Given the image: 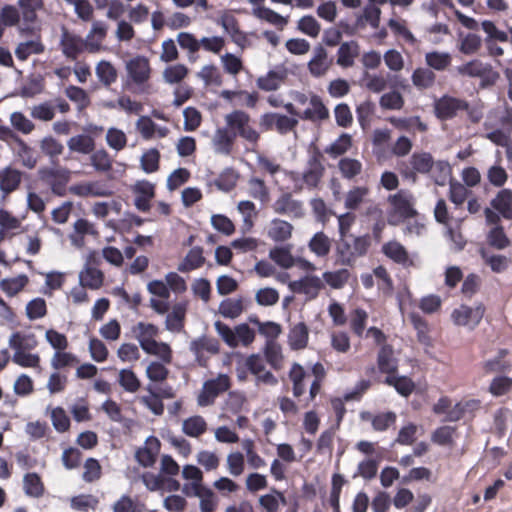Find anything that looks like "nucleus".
I'll use <instances>...</instances> for the list:
<instances>
[{
  "label": "nucleus",
  "instance_id": "obj_1",
  "mask_svg": "<svg viewBox=\"0 0 512 512\" xmlns=\"http://www.w3.org/2000/svg\"><path fill=\"white\" fill-rule=\"evenodd\" d=\"M290 97L293 103L284 105L289 114L313 122L322 121L329 117V111L319 96L313 93L305 94L299 91H291Z\"/></svg>",
  "mask_w": 512,
  "mask_h": 512
},
{
  "label": "nucleus",
  "instance_id": "obj_2",
  "mask_svg": "<svg viewBox=\"0 0 512 512\" xmlns=\"http://www.w3.org/2000/svg\"><path fill=\"white\" fill-rule=\"evenodd\" d=\"M8 345L13 350V363L22 368H40V355L31 352L38 346V340L33 333L14 332L8 339Z\"/></svg>",
  "mask_w": 512,
  "mask_h": 512
},
{
  "label": "nucleus",
  "instance_id": "obj_3",
  "mask_svg": "<svg viewBox=\"0 0 512 512\" xmlns=\"http://www.w3.org/2000/svg\"><path fill=\"white\" fill-rule=\"evenodd\" d=\"M132 333L144 352L158 357L166 364L171 362L172 351L170 346L167 343L156 340L159 335V328L157 326L141 321L133 326Z\"/></svg>",
  "mask_w": 512,
  "mask_h": 512
},
{
  "label": "nucleus",
  "instance_id": "obj_4",
  "mask_svg": "<svg viewBox=\"0 0 512 512\" xmlns=\"http://www.w3.org/2000/svg\"><path fill=\"white\" fill-rule=\"evenodd\" d=\"M387 201L390 205L387 213V221L390 225H398L403 219L416 214L414 198L405 190L390 195Z\"/></svg>",
  "mask_w": 512,
  "mask_h": 512
},
{
  "label": "nucleus",
  "instance_id": "obj_5",
  "mask_svg": "<svg viewBox=\"0 0 512 512\" xmlns=\"http://www.w3.org/2000/svg\"><path fill=\"white\" fill-rule=\"evenodd\" d=\"M225 124L228 131L234 135H238L250 143L257 142L259 138L258 132L251 126L250 116L241 110H234L225 115Z\"/></svg>",
  "mask_w": 512,
  "mask_h": 512
},
{
  "label": "nucleus",
  "instance_id": "obj_6",
  "mask_svg": "<svg viewBox=\"0 0 512 512\" xmlns=\"http://www.w3.org/2000/svg\"><path fill=\"white\" fill-rule=\"evenodd\" d=\"M214 326L218 335L231 348L248 346L254 341L255 332L247 324H240L234 330L220 321H216Z\"/></svg>",
  "mask_w": 512,
  "mask_h": 512
},
{
  "label": "nucleus",
  "instance_id": "obj_7",
  "mask_svg": "<svg viewBox=\"0 0 512 512\" xmlns=\"http://www.w3.org/2000/svg\"><path fill=\"white\" fill-rule=\"evenodd\" d=\"M230 387L229 377L220 374L214 379L205 381L197 395V405L199 407H208L214 404L216 398Z\"/></svg>",
  "mask_w": 512,
  "mask_h": 512
},
{
  "label": "nucleus",
  "instance_id": "obj_8",
  "mask_svg": "<svg viewBox=\"0 0 512 512\" xmlns=\"http://www.w3.org/2000/svg\"><path fill=\"white\" fill-rule=\"evenodd\" d=\"M289 290L304 297L305 301L315 300L324 288L322 279L314 274H306L288 283Z\"/></svg>",
  "mask_w": 512,
  "mask_h": 512
},
{
  "label": "nucleus",
  "instance_id": "obj_9",
  "mask_svg": "<svg viewBox=\"0 0 512 512\" xmlns=\"http://www.w3.org/2000/svg\"><path fill=\"white\" fill-rule=\"evenodd\" d=\"M368 246L369 240L364 236L355 237L352 244L343 240L336 249L338 262L342 265H351L356 258L367 252Z\"/></svg>",
  "mask_w": 512,
  "mask_h": 512
},
{
  "label": "nucleus",
  "instance_id": "obj_10",
  "mask_svg": "<svg viewBox=\"0 0 512 512\" xmlns=\"http://www.w3.org/2000/svg\"><path fill=\"white\" fill-rule=\"evenodd\" d=\"M125 69L131 82L139 86L147 83L151 77L150 61L142 55L129 59L125 64Z\"/></svg>",
  "mask_w": 512,
  "mask_h": 512
},
{
  "label": "nucleus",
  "instance_id": "obj_11",
  "mask_svg": "<svg viewBox=\"0 0 512 512\" xmlns=\"http://www.w3.org/2000/svg\"><path fill=\"white\" fill-rule=\"evenodd\" d=\"M483 315L484 310L480 306L469 307L462 305L452 312L451 318L455 325L473 330L480 323Z\"/></svg>",
  "mask_w": 512,
  "mask_h": 512
},
{
  "label": "nucleus",
  "instance_id": "obj_12",
  "mask_svg": "<svg viewBox=\"0 0 512 512\" xmlns=\"http://www.w3.org/2000/svg\"><path fill=\"white\" fill-rule=\"evenodd\" d=\"M382 252L394 262L404 267L417 266L420 263L417 254H409L406 248L397 241H389L382 246Z\"/></svg>",
  "mask_w": 512,
  "mask_h": 512
},
{
  "label": "nucleus",
  "instance_id": "obj_13",
  "mask_svg": "<svg viewBox=\"0 0 512 512\" xmlns=\"http://www.w3.org/2000/svg\"><path fill=\"white\" fill-rule=\"evenodd\" d=\"M293 225L285 220L273 218L265 226V235L271 241L276 243H283L291 239L293 235Z\"/></svg>",
  "mask_w": 512,
  "mask_h": 512
},
{
  "label": "nucleus",
  "instance_id": "obj_14",
  "mask_svg": "<svg viewBox=\"0 0 512 512\" xmlns=\"http://www.w3.org/2000/svg\"><path fill=\"white\" fill-rule=\"evenodd\" d=\"M22 182V172L11 166L0 169V192L6 199L9 194L16 191Z\"/></svg>",
  "mask_w": 512,
  "mask_h": 512
},
{
  "label": "nucleus",
  "instance_id": "obj_15",
  "mask_svg": "<svg viewBox=\"0 0 512 512\" xmlns=\"http://www.w3.org/2000/svg\"><path fill=\"white\" fill-rule=\"evenodd\" d=\"M276 213L293 218H301L304 215L303 203L292 198L289 194L279 197L273 204Z\"/></svg>",
  "mask_w": 512,
  "mask_h": 512
},
{
  "label": "nucleus",
  "instance_id": "obj_16",
  "mask_svg": "<svg viewBox=\"0 0 512 512\" xmlns=\"http://www.w3.org/2000/svg\"><path fill=\"white\" fill-rule=\"evenodd\" d=\"M108 26L102 21H94L83 42L84 48L90 53L99 52L107 35Z\"/></svg>",
  "mask_w": 512,
  "mask_h": 512
},
{
  "label": "nucleus",
  "instance_id": "obj_17",
  "mask_svg": "<svg viewBox=\"0 0 512 512\" xmlns=\"http://www.w3.org/2000/svg\"><path fill=\"white\" fill-rule=\"evenodd\" d=\"M160 451V441L153 436L146 439L144 446L136 452V459L144 467H151Z\"/></svg>",
  "mask_w": 512,
  "mask_h": 512
},
{
  "label": "nucleus",
  "instance_id": "obj_18",
  "mask_svg": "<svg viewBox=\"0 0 512 512\" xmlns=\"http://www.w3.org/2000/svg\"><path fill=\"white\" fill-rule=\"evenodd\" d=\"M332 64V60L328 57L327 51L318 46L314 49L313 56L308 62V70L311 75L321 77L326 74Z\"/></svg>",
  "mask_w": 512,
  "mask_h": 512
},
{
  "label": "nucleus",
  "instance_id": "obj_19",
  "mask_svg": "<svg viewBox=\"0 0 512 512\" xmlns=\"http://www.w3.org/2000/svg\"><path fill=\"white\" fill-rule=\"evenodd\" d=\"M136 129L142 138L146 140L153 138H164L169 132L167 127L157 125L148 116H141L137 120Z\"/></svg>",
  "mask_w": 512,
  "mask_h": 512
},
{
  "label": "nucleus",
  "instance_id": "obj_20",
  "mask_svg": "<svg viewBox=\"0 0 512 512\" xmlns=\"http://www.w3.org/2000/svg\"><path fill=\"white\" fill-rule=\"evenodd\" d=\"M69 191L79 197H105L110 192L97 181H87L70 186Z\"/></svg>",
  "mask_w": 512,
  "mask_h": 512
},
{
  "label": "nucleus",
  "instance_id": "obj_21",
  "mask_svg": "<svg viewBox=\"0 0 512 512\" xmlns=\"http://www.w3.org/2000/svg\"><path fill=\"white\" fill-rule=\"evenodd\" d=\"M466 108L463 101L444 96L436 102L435 111L439 118L448 119L457 114L458 111Z\"/></svg>",
  "mask_w": 512,
  "mask_h": 512
},
{
  "label": "nucleus",
  "instance_id": "obj_22",
  "mask_svg": "<svg viewBox=\"0 0 512 512\" xmlns=\"http://www.w3.org/2000/svg\"><path fill=\"white\" fill-rule=\"evenodd\" d=\"M136 194L135 205L141 211L150 208V200L154 197V185L148 181H138L133 188Z\"/></svg>",
  "mask_w": 512,
  "mask_h": 512
},
{
  "label": "nucleus",
  "instance_id": "obj_23",
  "mask_svg": "<svg viewBox=\"0 0 512 512\" xmlns=\"http://www.w3.org/2000/svg\"><path fill=\"white\" fill-rule=\"evenodd\" d=\"M251 13L258 20L266 21L267 23L274 25L281 30L288 23V18L282 16L281 14L264 5L252 8Z\"/></svg>",
  "mask_w": 512,
  "mask_h": 512
},
{
  "label": "nucleus",
  "instance_id": "obj_24",
  "mask_svg": "<svg viewBox=\"0 0 512 512\" xmlns=\"http://www.w3.org/2000/svg\"><path fill=\"white\" fill-rule=\"evenodd\" d=\"M67 147L71 152L87 155L94 151L95 140L88 134H78L67 140Z\"/></svg>",
  "mask_w": 512,
  "mask_h": 512
},
{
  "label": "nucleus",
  "instance_id": "obj_25",
  "mask_svg": "<svg viewBox=\"0 0 512 512\" xmlns=\"http://www.w3.org/2000/svg\"><path fill=\"white\" fill-rule=\"evenodd\" d=\"M381 9L375 5H366L363 8L362 13L357 17L356 24L359 28H365L367 26L372 29H377L381 22Z\"/></svg>",
  "mask_w": 512,
  "mask_h": 512
},
{
  "label": "nucleus",
  "instance_id": "obj_26",
  "mask_svg": "<svg viewBox=\"0 0 512 512\" xmlns=\"http://www.w3.org/2000/svg\"><path fill=\"white\" fill-rule=\"evenodd\" d=\"M258 503L266 512H278L280 506L286 505L287 500L282 492L272 488L269 493L259 497Z\"/></svg>",
  "mask_w": 512,
  "mask_h": 512
},
{
  "label": "nucleus",
  "instance_id": "obj_27",
  "mask_svg": "<svg viewBox=\"0 0 512 512\" xmlns=\"http://www.w3.org/2000/svg\"><path fill=\"white\" fill-rule=\"evenodd\" d=\"M269 258L282 269H290L296 265V258L292 255L289 247H273L269 251Z\"/></svg>",
  "mask_w": 512,
  "mask_h": 512
},
{
  "label": "nucleus",
  "instance_id": "obj_28",
  "mask_svg": "<svg viewBox=\"0 0 512 512\" xmlns=\"http://www.w3.org/2000/svg\"><path fill=\"white\" fill-rule=\"evenodd\" d=\"M358 53L359 46L355 41L342 43L337 51V64L344 68L351 67Z\"/></svg>",
  "mask_w": 512,
  "mask_h": 512
},
{
  "label": "nucleus",
  "instance_id": "obj_29",
  "mask_svg": "<svg viewBox=\"0 0 512 512\" xmlns=\"http://www.w3.org/2000/svg\"><path fill=\"white\" fill-rule=\"evenodd\" d=\"M289 377L293 383L294 396H301L305 392L306 383L311 380V374L305 372L301 365L295 363L290 370Z\"/></svg>",
  "mask_w": 512,
  "mask_h": 512
},
{
  "label": "nucleus",
  "instance_id": "obj_30",
  "mask_svg": "<svg viewBox=\"0 0 512 512\" xmlns=\"http://www.w3.org/2000/svg\"><path fill=\"white\" fill-rule=\"evenodd\" d=\"M207 428L206 420L200 415L188 417L182 422V432L192 438L200 437L207 431Z\"/></svg>",
  "mask_w": 512,
  "mask_h": 512
},
{
  "label": "nucleus",
  "instance_id": "obj_31",
  "mask_svg": "<svg viewBox=\"0 0 512 512\" xmlns=\"http://www.w3.org/2000/svg\"><path fill=\"white\" fill-rule=\"evenodd\" d=\"M234 142V135H232L228 129L218 128L212 138L213 148L216 153L229 154Z\"/></svg>",
  "mask_w": 512,
  "mask_h": 512
},
{
  "label": "nucleus",
  "instance_id": "obj_32",
  "mask_svg": "<svg viewBox=\"0 0 512 512\" xmlns=\"http://www.w3.org/2000/svg\"><path fill=\"white\" fill-rule=\"evenodd\" d=\"M491 206L504 218L512 219V191L503 189L491 201Z\"/></svg>",
  "mask_w": 512,
  "mask_h": 512
},
{
  "label": "nucleus",
  "instance_id": "obj_33",
  "mask_svg": "<svg viewBox=\"0 0 512 512\" xmlns=\"http://www.w3.org/2000/svg\"><path fill=\"white\" fill-rule=\"evenodd\" d=\"M387 25L396 37L402 38L406 43L410 45L417 44V38L408 28L406 20L392 17L388 20Z\"/></svg>",
  "mask_w": 512,
  "mask_h": 512
},
{
  "label": "nucleus",
  "instance_id": "obj_34",
  "mask_svg": "<svg viewBox=\"0 0 512 512\" xmlns=\"http://www.w3.org/2000/svg\"><path fill=\"white\" fill-rule=\"evenodd\" d=\"M332 240L324 233H315L308 243L310 251L317 257H326L331 250Z\"/></svg>",
  "mask_w": 512,
  "mask_h": 512
},
{
  "label": "nucleus",
  "instance_id": "obj_35",
  "mask_svg": "<svg viewBox=\"0 0 512 512\" xmlns=\"http://www.w3.org/2000/svg\"><path fill=\"white\" fill-rule=\"evenodd\" d=\"M309 338L308 327L303 323L299 322L295 324L288 336L289 345L292 349L298 350L306 347Z\"/></svg>",
  "mask_w": 512,
  "mask_h": 512
},
{
  "label": "nucleus",
  "instance_id": "obj_36",
  "mask_svg": "<svg viewBox=\"0 0 512 512\" xmlns=\"http://www.w3.org/2000/svg\"><path fill=\"white\" fill-rule=\"evenodd\" d=\"M350 279L348 269L342 268L334 271H325L322 275V281L332 289H342Z\"/></svg>",
  "mask_w": 512,
  "mask_h": 512
},
{
  "label": "nucleus",
  "instance_id": "obj_37",
  "mask_svg": "<svg viewBox=\"0 0 512 512\" xmlns=\"http://www.w3.org/2000/svg\"><path fill=\"white\" fill-rule=\"evenodd\" d=\"M188 73L189 69L186 65L176 63L168 65L164 68L162 72V79L165 83L169 85H174L184 80L187 77Z\"/></svg>",
  "mask_w": 512,
  "mask_h": 512
},
{
  "label": "nucleus",
  "instance_id": "obj_38",
  "mask_svg": "<svg viewBox=\"0 0 512 512\" xmlns=\"http://www.w3.org/2000/svg\"><path fill=\"white\" fill-rule=\"evenodd\" d=\"M196 75L204 82L205 86L219 87L223 82L222 74L214 64L203 65Z\"/></svg>",
  "mask_w": 512,
  "mask_h": 512
},
{
  "label": "nucleus",
  "instance_id": "obj_39",
  "mask_svg": "<svg viewBox=\"0 0 512 512\" xmlns=\"http://www.w3.org/2000/svg\"><path fill=\"white\" fill-rule=\"evenodd\" d=\"M28 282V277L25 274H21L15 277L2 279L0 281V288L6 295L12 297L21 292Z\"/></svg>",
  "mask_w": 512,
  "mask_h": 512
},
{
  "label": "nucleus",
  "instance_id": "obj_40",
  "mask_svg": "<svg viewBox=\"0 0 512 512\" xmlns=\"http://www.w3.org/2000/svg\"><path fill=\"white\" fill-rule=\"evenodd\" d=\"M44 51V45L39 38H34L28 41L20 42L16 49L15 55L19 60H26L29 56L40 54Z\"/></svg>",
  "mask_w": 512,
  "mask_h": 512
},
{
  "label": "nucleus",
  "instance_id": "obj_41",
  "mask_svg": "<svg viewBox=\"0 0 512 512\" xmlns=\"http://www.w3.org/2000/svg\"><path fill=\"white\" fill-rule=\"evenodd\" d=\"M11 127L24 135L31 134L35 130L34 122L21 111H14L9 116Z\"/></svg>",
  "mask_w": 512,
  "mask_h": 512
},
{
  "label": "nucleus",
  "instance_id": "obj_42",
  "mask_svg": "<svg viewBox=\"0 0 512 512\" xmlns=\"http://www.w3.org/2000/svg\"><path fill=\"white\" fill-rule=\"evenodd\" d=\"M18 6L22 20L27 24H31L36 21L37 12L43 6V0H19Z\"/></svg>",
  "mask_w": 512,
  "mask_h": 512
},
{
  "label": "nucleus",
  "instance_id": "obj_43",
  "mask_svg": "<svg viewBox=\"0 0 512 512\" xmlns=\"http://www.w3.org/2000/svg\"><path fill=\"white\" fill-rule=\"evenodd\" d=\"M363 420L371 421V424L376 431H384L396 420V414L393 412H386L377 415H372L369 412L361 414Z\"/></svg>",
  "mask_w": 512,
  "mask_h": 512
},
{
  "label": "nucleus",
  "instance_id": "obj_44",
  "mask_svg": "<svg viewBox=\"0 0 512 512\" xmlns=\"http://www.w3.org/2000/svg\"><path fill=\"white\" fill-rule=\"evenodd\" d=\"M205 258L203 256V250L200 247L192 248L179 264L178 270L181 272H188L197 269L203 265Z\"/></svg>",
  "mask_w": 512,
  "mask_h": 512
},
{
  "label": "nucleus",
  "instance_id": "obj_45",
  "mask_svg": "<svg viewBox=\"0 0 512 512\" xmlns=\"http://www.w3.org/2000/svg\"><path fill=\"white\" fill-rule=\"evenodd\" d=\"M81 286L98 289L103 283V274L94 267H86L79 274Z\"/></svg>",
  "mask_w": 512,
  "mask_h": 512
},
{
  "label": "nucleus",
  "instance_id": "obj_46",
  "mask_svg": "<svg viewBox=\"0 0 512 512\" xmlns=\"http://www.w3.org/2000/svg\"><path fill=\"white\" fill-rule=\"evenodd\" d=\"M435 78L436 75L433 71L422 67L416 68L411 75V81L418 89L430 88L434 84Z\"/></svg>",
  "mask_w": 512,
  "mask_h": 512
},
{
  "label": "nucleus",
  "instance_id": "obj_47",
  "mask_svg": "<svg viewBox=\"0 0 512 512\" xmlns=\"http://www.w3.org/2000/svg\"><path fill=\"white\" fill-rule=\"evenodd\" d=\"M285 76L286 73L283 70L270 71L266 75L258 78L257 85L260 89L265 91L276 90L285 79Z\"/></svg>",
  "mask_w": 512,
  "mask_h": 512
},
{
  "label": "nucleus",
  "instance_id": "obj_48",
  "mask_svg": "<svg viewBox=\"0 0 512 512\" xmlns=\"http://www.w3.org/2000/svg\"><path fill=\"white\" fill-rule=\"evenodd\" d=\"M95 73L99 81L109 86L117 79V70L109 61L102 60L95 67Z\"/></svg>",
  "mask_w": 512,
  "mask_h": 512
},
{
  "label": "nucleus",
  "instance_id": "obj_49",
  "mask_svg": "<svg viewBox=\"0 0 512 512\" xmlns=\"http://www.w3.org/2000/svg\"><path fill=\"white\" fill-rule=\"evenodd\" d=\"M186 304L177 303L166 317V328L170 331H179L186 315Z\"/></svg>",
  "mask_w": 512,
  "mask_h": 512
},
{
  "label": "nucleus",
  "instance_id": "obj_50",
  "mask_svg": "<svg viewBox=\"0 0 512 512\" xmlns=\"http://www.w3.org/2000/svg\"><path fill=\"white\" fill-rule=\"evenodd\" d=\"M451 55L448 52L432 51L425 55V63L428 67L441 71L451 64Z\"/></svg>",
  "mask_w": 512,
  "mask_h": 512
},
{
  "label": "nucleus",
  "instance_id": "obj_51",
  "mask_svg": "<svg viewBox=\"0 0 512 512\" xmlns=\"http://www.w3.org/2000/svg\"><path fill=\"white\" fill-rule=\"evenodd\" d=\"M217 23L221 25L224 32L229 34L234 41L238 40V36L241 34L238 21L230 11H223L219 15Z\"/></svg>",
  "mask_w": 512,
  "mask_h": 512
},
{
  "label": "nucleus",
  "instance_id": "obj_52",
  "mask_svg": "<svg viewBox=\"0 0 512 512\" xmlns=\"http://www.w3.org/2000/svg\"><path fill=\"white\" fill-rule=\"evenodd\" d=\"M379 369L388 375H392L397 370V363L393 357V350L388 346L382 347L378 355Z\"/></svg>",
  "mask_w": 512,
  "mask_h": 512
},
{
  "label": "nucleus",
  "instance_id": "obj_53",
  "mask_svg": "<svg viewBox=\"0 0 512 512\" xmlns=\"http://www.w3.org/2000/svg\"><path fill=\"white\" fill-rule=\"evenodd\" d=\"M385 383L393 386L402 396H408L414 390V383L405 376H397L395 373L387 375Z\"/></svg>",
  "mask_w": 512,
  "mask_h": 512
},
{
  "label": "nucleus",
  "instance_id": "obj_54",
  "mask_svg": "<svg viewBox=\"0 0 512 512\" xmlns=\"http://www.w3.org/2000/svg\"><path fill=\"white\" fill-rule=\"evenodd\" d=\"M351 147V135L343 133L325 149V152L332 157H338L348 152Z\"/></svg>",
  "mask_w": 512,
  "mask_h": 512
},
{
  "label": "nucleus",
  "instance_id": "obj_55",
  "mask_svg": "<svg viewBox=\"0 0 512 512\" xmlns=\"http://www.w3.org/2000/svg\"><path fill=\"white\" fill-rule=\"evenodd\" d=\"M226 467L231 476H240L245 470L244 454L239 451L230 452L226 457Z\"/></svg>",
  "mask_w": 512,
  "mask_h": 512
},
{
  "label": "nucleus",
  "instance_id": "obj_56",
  "mask_svg": "<svg viewBox=\"0 0 512 512\" xmlns=\"http://www.w3.org/2000/svg\"><path fill=\"white\" fill-rule=\"evenodd\" d=\"M147 394L139 396L138 401L147 407L153 414L161 415L164 411V405L161 398L152 391L150 386L146 388Z\"/></svg>",
  "mask_w": 512,
  "mask_h": 512
},
{
  "label": "nucleus",
  "instance_id": "obj_57",
  "mask_svg": "<svg viewBox=\"0 0 512 512\" xmlns=\"http://www.w3.org/2000/svg\"><path fill=\"white\" fill-rule=\"evenodd\" d=\"M118 382L127 392L135 393L140 388V380L131 369H121L118 373Z\"/></svg>",
  "mask_w": 512,
  "mask_h": 512
},
{
  "label": "nucleus",
  "instance_id": "obj_58",
  "mask_svg": "<svg viewBox=\"0 0 512 512\" xmlns=\"http://www.w3.org/2000/svg\"><path fill=\"white\" fill-rule=\"evenodd\" d=\"M77 363V357L73 353L67 352L66 350L54 352L50 359V365L55 370L70 367Z\"/></svg>",
  "mask_w": 512,
  "mask_h": 512
},
{
  "label": "nucleus",
  "instance_id": "obj_59",
  "mask_svg": "<svg viewBox=\"0 0 512 512\" xmlns=\"http://www.w3.org/2000/svg\"><path fill=\"white\" fill-rule=\"evenodd\" d=\"M24 491L32 497H40L44 492V486L36 473H28L23 479Z\"/></svg>",
  "mask_w": 512,
  "mask_h": 512
},
{
  "label": "nucleus",
  "instance_id": "obj_60",
  "mask_svg": "<svg viewBox=\"0 0 512 512\" xmlns=\"http://www.w3.org/2000/svg\"><path fill=\"white\" fill-rule=\"evenodd\" d=\"M218 311L225 318H237L243 311L242 301L231 298L223 300L219 305Z\"/></svg>",
  "mask_w": 512,
  "mask_h": 512
},
{
  "label": "nucleus",
  "instance_id": "obj_61",
  "mask_svg": "<svg viewBox=\"0 0 512 512\" xmlns=\"http://www.w3.org/2000/svg\"><path fill=\"white\" fill-rule=\"evenodd\" d=\"M383 60L386 67L392 72H400L405 66L402 53L394 48L388 49L383 54Z\"/></svg>",
  "mask_w": 512,
  "mask_h": 512
},
{
  "label": "nucleus",
  "instance_id": "obj_62",
  "mask_svg": "<svg viewBox=\"0 0 512 512\" xmlns=\"http://www.w3.org/2000/svg\"><path fill=\"white\" fill-rule=\"evenodd\" d=\"M90 163L98 172H107L112 167V160L104 149L93 151L90 156Z\"/></svg>",
  "mask_w": 512,
  "mask_h": 512
},
{
  "label": "nucleus",
  "instance_id": "obj_63",
  "mask_svg": "<svg viewBox=\"0 0 512 512\" xmlns=\"http://www.w3.org/2000/svg\"><path fill=\"white\" fill-rule=\"evenodd\" d=\"M379 105L386 110H400L404 106V98L398 91H390L380 97Z\"/></svg>",
  "mask_w": 512,
  "mask_h": 512
},
{
  "label": "nucleus",
  "instance_id": "obj_64",
  "mask_svg": "<svg viewBox=\"0 0 512 512\" xmlns=\"http://www.w3.org/2000/svg\"><path fill=\"white\" fill-rule=\"evenodd\" d=\"M368 194L369 189L367 187H354L345 196V207L350 210L357 209Z\"/></svg>",
  "mask_w": 512,
  "mask_h": 512
}]
</instances>
